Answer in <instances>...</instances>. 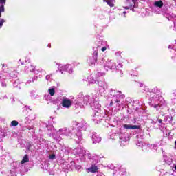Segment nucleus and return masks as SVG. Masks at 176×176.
I'll return each instance as SVG.
<instances>
[{"mask_svg": "<svg viewBox=\"0 0 176 176\" xmlns=\"http://www.w3.org/2000/svg\"><path fill=\"white\" fill-rule=\"evenodd\" d=\"M37 78H38V77H34V78H32V80H28V83H31V82H34L35 79L36 80Z\"/></svg>", "mask_w": 176, "mask_h": 176, "instance_id": "nucleus-52", "label": "nucleus"}, {"mask_svg": "<svg viewBox=\"0 0 176 176\" xmlns=\"http://www.w3.org/2000/svg\"><path fill=\"white\" fill-rule=\"evenodd\" d=\"M56 154H51L50 155L49 159L50 160H56Z\"/></svg>", "mask_w": 176, "mask_h": 176, "instance_id": "nucleus-44", "label": "nucleus"}, {"mask_svg": "<svg viewBox=\"0 0 176 176\" xmlns=\"http://www.w3.org/2000/svg\"><path fill=\"white\" fill-rule=\"evenodd\" d=\"M85 105L87 107H91L93 111H96V109L101 108V104H100L98 101L94 99V96L90 95H84L82 93H80L77 96L75 108H85Z\"/></svg>", "mask_w": 176, "mask_h": 176, "instance_id": "nucleus-3", "label": "nucleus"}, {"mask_svg": "<svg viewBox=\"0 0 176 176\" xmlns=\"http://www.w3.org/2000/svg\"><path fill=\"white\" fill-rule=\"evenodd\" d=\"M133 76H137V74H133Z\"/></svg>", "mask_w": 176, "mask_h": 176, "instance_id": "nucleus-64", "label": "nucleus"}, {"mask_svg": "<svg viewBox=\"0 0 176 176\" xmlns=\"http://www.w3.org/2000/svg\"><path fill=\"white\" fill-rule=\"evenodd\" d=\"M120 174L121 175H126V168L120 167L119 168Z\"/></svg>", "mask_w": 176, "mask_h": 176, "instance_id": "nucleus-40", "label": "nucleus"}, {"mask_svg": "<svg viewBox=\"0 0 176 176\" xmlns=\"http://www.w3.org/2000/svg\"><path fill=\"white\" fill-rule=\"evenodd\" d=\"M166 173H162L160 175V176H170V174H168V175H165Z\"/></svg>", "mask_w": 176, "mask_h": 176, "instance_id": "nucleus-54", "label": "nucleus"}, {"mask_svg": "<svg viewBox=\"0 0 176 176\" xmlns=\"http://www.w3.org/2000/svg\"><path fill=\"white\" fill-rule=\"evenodd\" d=\"M97 176H105V175H104V174H102V173H99L97 175Z\"/></svg>", "mask_w": 176, "mask_h": 176, "instance_id": "nucleus-59", "label": "nucleus"}, {"mask_svg": "<svg viewBox=\"0 0 176 176\" xmlns=\"http://www.w3.org/2000/svg\"><path fill=\"white\" fill-rule=\"evenodd\" d=\"M11 127H16V126H19V122L14 120L11 122Z\"/></svg>", "mask_w": 176, "mask_h": 176, "instance_id": "nucleus-42", "label": "nucleus"}, {"mask_svg": "<svg viewBox=\"0 0 176 176\" xmlns=\"http://www.w3.org/2000/svg\"><path fill=\"white\" fill-rule=\"evenodd\" d=\"M144 91L148 93L147 95L150 97V102L149 105L153 107L156 109V111H159L162 107V105H167V102L165 101L164 98L160 96V90L157 89V87L152 89V91H149V89L145 87Z\"/></svg>", "mask_w": 176, "mask_h": 176, "instance_id": "nucleus-4", "label": "nucleus"}, {"mask_svg": "<svg viewBox=\"0 0 176 176\" xmlns=\"http://www.w3.org/2000/svg\"><path fill=\"white\" fill-rule=\"evenodd\" d=\"M119 138L121 145H122L123 146H125V145H127V144H129V136L126 134H122V132H120V133L119 134Z\"/></svg>", "mask_w": 176, "mask_h": 176, "instance_id": "nucleus-18", "label": "nucleus"}, {"mask_svg": "<svg viewBox=\"0 0 176 176\" xmlns=\"http://www.w3.org/2000/svg\"><path fill=\"white\" fill-rule=\"evenodd\" d=\"M33 146H34L30 145V146H29V148H28L29 151H32V147H33Z\"/></svg>", "mask_w": 176, "mask_h": 176, "instance_id": "nucleus-57", "label": "nucleus"}, {"mask_svg": "<svg viewBox=\"0 0 176 176\" xmlns=\"http://www.w3.org/2000/svg\"><path fill=\"white\" fill-rule=\"evenodd\" d=\"M107 45V44H106L105 42H104V41H100L98 42V45L96 46V47H98V46H100V47L98 48V51L100 50H100H101L102 52H105V50H107V47H109L108 45Z\"/></svg>", "mask_w": 176, "mask_h": 176, "instance_id": "nucleus-23", "label": "nucleus"}, {"mask_svg": "<svg viewBox=\"0 0 176 176\" xmlns=\"http://www.w3.org/2000/svg\"><path fill=\"white\" fill-rule=\"evenodd\" d=\"M104 75H105V74L99 72H94L90 76L88 77V82L91 85L97 83V82H98V78H100V76H104Z\"/></svg>", "mask_w": 176, "mask_h": 176, "instance_id": "nucleus-11", "label": "nucleus"}, {"mask_svg": "<svg viewBox=\"0 0 176 176\" xmlns=\"http://www.w3.org/2000/svg\"><path fill=\"white\" fill-rule=\"evenodd\" d=\"M99 85V92L100 94H102V93H105L107 89H108V84L105 82L100 81L98 82Z\"/></svg>", "mask_w": 176, "mask_h": 176, "instance_id": "nucleus-19", "label": "nucleus"}, {"mask_svg": "<svg viewBox=\"0 0 176 176\" xmlns=\"http://www.w3.org/2000/svg\"><path fill=\"white\" fill-rule=\"evenodd\" d=\"M105 97L106 98H112L110 102L112 112H119V111L124 109L126 106V102H124L126 96L122 94L120 91L110 89Z\"/></svg>", "mask_w": 176, "mask_h": 176, "instance_id": "nucleus-2", "label": "nucleus"}, {"mask_svg": "<svg viewBox=\"0 0 176 176\" xmlns=\"http://www.w3.org/2000/svg\"><path fill=\"white\" fill-rule=\"evenodd\" d=\"M7 80H8V77L6 76V75L3 74L2 76H0V83H1L2 87H6Z\"/></svg>", "mask_w": 176, "mask_h": 176, "instance_id": "nucleus-26", "label": "nucleus"}, {"mask_svg": "<svg viewBox=\"0 0 176 176\" xmlns=\"http://www.w3.org/2000/svg\"><path fill=\"white\" fill-rule=\"evenodd\" d=\"M34 69H35V67L31 65L26 66L25 68V71H26V72H34Z\"/></svg>", "mask_w": 176, "mask_h": 176, "instance_id": "nucleus-31", "label": "nucleus"}, {"mask_svg": "<svg viewBox=\"0 0 176 176\" xmlns=\"http://www.w3.org/2000/svg\"><path fill=\"white\" fill-rule=\"evenodd\" d=\"M100 47V45L93 47L94 52L92 56H90L87 60L89 67H94L96 65V63H97V57H98V48Z\"/></svg>", "mask_w": 176, "mask_h": 176, "instance_id": "nucleus-8", "label": "nucleus"}, {"mask_svg": "<svg viewBox=\"0 0 176 176\" xmlns=\"http://www.w3.org/2000/svg\"><path fill=\"white\" fill-rule=\"evenodd\" d=\"M19 64H21V65H24V62L21 61V59L19 60Z\"/></svg>", "mask_w": 176, "mask_h": 176, "instance_id": "nucleus-55", "label": "nucleus"}, {"mask_svg": "<svg viewBox=\"0 0 176 176\" xmlns=\"http://www.w3.org/2000/svg\"><path fill=\"white\" fill-rule=\"evenodd\" d=\"M67 168L68 170H72V171H74V170H76L77 171H82V166L76 164L74 161L69 162L67 164Z\"/></svg>", "mask_w": 176, "mask_h": 176, "instance_id": "nucleus-14", "label": "nucleus"}, {"mask_svg": "<svg viewBox=\"0 0 176 176\" xmlns=\"http://www.w3.org/2000/svg\"><path fill=\"white\" fill-rule=\"evenodd\" d=\"M71 152V148H65V153L67 155V153H69Z\"/></svg>", "mask_w": 176, "mask_h": 176, "instance_id": "nucleus-48", "label": "nucleus"}, {"mask_svg": "<svg viewBox=\"0 0 176 176\" xmlns=\"http://www.w3.org/2000/svg\"><path fill=\"white\" fill-rule=\"evenodd\" d=\"M115 133L113 131H111L110 134H109V137L111 140H115Z\"/></svg>", "mask_w": 176, "mask_h": 176, "instance_id": "nucleus-45", "label": "nucleus"}, {"mask_svg": "<svg viewBox=\"0 0 176 176\" xmlns=\"http://www.w3.org/2000/svg\"><path fill=\"white\" fill-rule=\"evenodd\" d=\"M41 141L43 142L42 144H45L46 142V140H43V139H41Z\"/></svg>", "mask_w": 176, "mask_h": 176, "instance_id": "nucleus-61", "label": "nucleus"}, {"mask_svg": "<svg viewBox=\"0 0 176 176\" xmlns=\"http://www.w3.org/2000/svg\"><path fill=\"white\" fill-rule=\"evenodd\" d=\"M23 112L25 113L28 112V115L25 118V124H30L31 122L36 119V116L35 113L31 112V109L30 107H25L23 109Z\"/></svg>", "mask_w": 176, "mask_h": 176, "instance_id": "nucleus-9", "label": "nucleus"}, {"mask_svg": "<svg viewBox=\"0 0 176 176\" xmlns=\"http://www.w3.org/2000/svg\"><path fill=\"white\" fill-rule=\"evenodd\" d=\"M164 17H166V19H168V20H170L171 21H174V19H176V15L175 14L173 13V12H165L164 14Z\"/></svg>", "mask_w": 176, "mask_h": 176, "instance_id": "nucleus-25", "label": "nucleus"}, {"mask_svg": "<svg viewBox=\"0 0 176 176\" xmlns=\"http://www.w3.org/2000/svg\"><path fill=\"white\" fill-rule=\"evenodd\" d=\"M72 125L74 129H76V130H79L80 131V129H86V127H87V124L84 121H82L80 122L74 121L73 122Z\"/></svg>", "mask_w": 176, "mask_h": 176, "instance_id": "nucleus-16", "label": "nucleus"}, {"mask_svg": "<svg viewBox=\"0 0 176 176\" xmlns=\"http://www.w3.org/2000/svg\"><path fill=\"white\" fill-rule=\"evenodd\" d=\"M88 170L90 173H96L98 170V167L96 165H92Z\"/></svg>", "mask_w": 176, "mask_h": 176, "instance_id": "nucleus-36", "label": "nucleus"}, {"mask_svg": "<svg viewBox=\"0 0 176 176\" xmlns=\"http://www.w3.org/2000/svg\"><path fill=\"white\" fill-rule=\"evenodd\" d=\"M10 174L11 175V176H16V175L14 170H10Z\"/></svg>", "mask_w": 176, "mask_h": 176, "instance_id": "nucleus-49", "label": "nucleus"}, {"mask_svg": "<svg viewBox=\"0 0 176 176\" xmlns=\"http://www.w3.org/2000/svg\"><path fill=\"white\" fill-rule=\"evenodd\" d=\"M2 69L4 72H8L6 69H8V65L2 64Z\"/></svg>", "mask_w": 176, "mask_h": 176, "instance_id": "nucleus-46", "label": "nucleus"}, {"mask_svg": "<svg viewBox=\"0 0 176 176\" xmlns=\"http://www.w3.org/2000/svg\"><path fill=\"white\" fill-rule=\"evenodd\" d=\"M138 85H139L140 87H142L144 86V83H142V82H138Z\"/></svg>", "mask_w": 176, "mask_h": 176, "instance_id": "nucleus-56", "label": "nucleus"}, {"mask_svg": "<svg viewBox=\"0 0 176 176\" xmlns=\"http://www.w3.org/2000/svg\"><path fill=\"white\" fill-rule=\"evenodd\" d=\"M171 98V101H172V104L173 105H175V99H176V94L175 92H173L170 95Z\"/></svg>", "mask_w": 176, "mask_h": 176, "instance_id": "nucleus-39", "label": "nucleus"}, {"mask_svg": "<svg viewBox=\"0 0 176 176\" xmlns=\"http://www.w3.org/2000/svg\"><path fill=\"white\" fill-rule=\"evenodd\" d=\"M56 65H58V69L59 72L61 74H64V72H68L69 74H72L74 72V69L71 67V65H61L58 63H56Z\"/></svg>", "mask_w": 176, "mask_h": 176, "instance_id": "nucleus-12", "label": "nucleus"}, {"mask_svg": "<svg viewBox=\"0 0 176 176\" xmlns=\"http://www.w3.org/2000/svg\"><path fill=\"white\" fill-rule=\"evenodd\" d=\"M1 168H2V165H0V170H1Z\"/></svg>", "mask_w": 176, "mask_h": 176, "instance_id": "nucleus-63", "label": "nucleus"}, {"mask_svg": "<svg viewBox=\"0 0 176 176\" xmlns=\"http://www.w3.org/2000/svg\"><path fill=\"white\" fill-rule=\"evenodd\" d=\"M91 139L93 144H100L102 140L101 137L96 133L92 134Z\"/></svg>", "mask_w": 176, "mask_h": 176, "instance_id": "nucleus-22", "label": "nucleus"}, {"mask_svg": "<svg viewBox=\"0 0 176 176\" xmlns=\"http://www.w3.org/2000/svg\"><path fill=\"white\" fill-rule=\"evenodd\" d=\"M28 162H30V158H28V155H25L21 162H13L14 168H15L16 171H20L21 168H23L24 166V163H28Z\"/></svg>", "mask_w": 176, "mask_h": 176, "instance_id": "nucleus-13", "label": "nucleus"}, {"mask_svg": "<svg viewBox=\"0 0 176 176\" xmlns=\"http://www.w3.org/2000/svg\"><path fill=\"white\" fill-rule=\"evenodd\" d=\"M61 104L64 108H70L72 105V100H71V99L64 98L62 100Z\"/></svg>", "mask_w": 176, "mask_h": 176, "instance_id": "nucleus-21", "label": "nucleus"}, {"mask_svg": "<svg viewBox=\"0 0 176 176\" xmlns=\"http://www.w3.org/2000/svg\"><path fill=\"white\" fill-rule=\"evenodd\" d=\"M157 120L155 122V121H153L152 123H158L159 129L162 131L163 133H166L167 134V128H166V126L164 123H163V120L162 119H159L160 118V115H159L157 117Z\"/></svg>", "mask_w": 176, "mask_h": 176, "instance_id": "nucleus-15", "label": "nucleus"}, {"mask_svg": "<svg viewBox=\"0 0 176 176\" xmlns=\"http://www.w3.org/2000/svg\"><path fill=\"white\" fill-rule=\"evenodd\" d=\"M173 25H174V26H173V31H176V24H175V21H173Z\"/></svg>", "mask_w": 176, "mask_h": 176, "instance_id": "nucleus-53", "label": "nucleus"}, {"mask_svg": "<svg viewBox=\"0 0 176 176\" xmlns=\"http://www.w3.org/2000/svg\"><path fill=\"white\" fill-rule=\"evenodd\" d=\"M48 93L50 96L53 97L54 94H56V87H51L48 89Z\"/></svg>", "mask_w": 176, "mask_h": 176, "instance_id": "nucleus-32", "label": "nucleus"}, {"mask_svg": "<svg viewBox=\"0 0 176 176\" xmlns=\"http://www.w3.org/2000/svg\"><path fill=\"white\" fill-rule=\"evenodd\" d=\"M168 49H172V50H174L175 55L172 56V59L173 60H176V45H168Z\"/></svg>", "mask_w": 176, "mask_h": 176, "instance_id": "nucleus-34", "label": "nucleus"}, {"mask_svg": "<svg viewBox=\"0 0 176 176\" xmlns=\"http://www.w3.org/2000/svg\"><path fill=\"white\" fill-rule=\"evenodd\" d=\"M141 127L140 125H131V124H124L123 125V129H132V130H138Z\"/></svg>", "mask_w": 176, "mask_h": 176, "instance_id": "nucleus-24", "label": "nucleus"}, {"mask_svg": "<svg viewBox=\"0 0 176 176\" xmlns=\"http://www.w3.org/2000/svg\"><path fill=\"white\" fill-rule=\"evenodd\" d=\"M5 19H0V28H2V27H3V23H5Z\"/></svg>", "mask_w": 176, "mask_h": 176, "instance_id": "nucleus-47", "label": "nucleus"}, {"mask_svg": "<svg viewBox=\"0 0 176 176\" xmlns=\"http://www.w3.org/2000/svg\"><path fill=\"white\" fill-rule=\"evenodd\" d=\"M128 12L124 11L123 13L121 14L122 17H126V14H127Z\"/></svg>", "mask_w": 176, "mask_h": 176, "instance_id": "nucleus-50", "label": "nucleus"}, {"mask_svg": "<svg viewBox=\"0 0 176 176\" xmlns=\"http://www.w3.org/2000/svg\"><path fill=\"white\" fill-rule=\"evenodd\" d=\"M159 115H162V116H164V114L163 112H162V111H160V112L159 113Z\"/></svg>", "mask_w": 176, "mask_h": 176, "instance_id": "nucleus-60", "label": "nucleus"}, {"mask_svg": "<svg viewBox=\"0 0 176 176\" xmlns=\"http://www.w3.org/2000/svg\"><path fill=\"white\" fill-rule=\"evenodd\" d=\"M72 153H74L75 156H78L82 162H85L87 159L91 157V154L89 151H86L85 148L82 146L74 148L72 150Z\"/></svg>", "mask_w": 176, "mask_h": 176, "instance_id": "nucleus-6", "label": "nucleus"}, {"mask_svg": "<svg viewBox=\"0 0 176 176\" xmlns=\"http://www.w3.org/2000/svg\"><path fill=\"white\" fill-rule=\"evenodd\" d=\"M164 160H165V163H166V164H168L170 166H171V164H173V163L174 162V160H173L172 158L165 157Z\"/></svg>", "mask_w": 176, "mask_h": 176, "instance_id": "nucleus-38", "label": "nucleus"}, {"mask_svg": "<svg viewBox=\"0 0 176 176\" xmlns=\"http://www.w3.org/2000/svg\"><path fill=\"white\" fill-rule=\"evenodd\" d=\"M5 5H6V0H0V17L2 16V12H5Z\"/></svg>", "mask_w": 176, "mask_h": 176, "instance_id": "nucleus-27", "label": "nucleus"}, {"mask_svg": "<svg viewBox=\"0 0 176 176\" xmlns=\"http://www.w3.org/2000/svg\"><path fill=\"white\" fill-rule=\"evenodd\" d=\"M19 85H20V80L16 79L15 81L13 82L14 87H19Z\"/></svg>", "mask_w": 176, "mask_h": 176, "instance_id": "nucleus-41", "label": "nucleus"}, {"mask_svg": "<svg viewBox=\"0 0 176 176\" xmlns=\"http://www.w3.org/2000/svg\"><path fill=\"white\" fill-rule=\"evenodd\" d=\"M53 96H50V94H45L44 95L43 100L45 101H52L53 100Z\"/></svg>", "mask_w": 176, "mask_h": 176, "instance_id": "nucleus-37", "label": "nucleus"}, {"mask_svg": "<svg viewBox=\"0 0 176 176\" xmlns=\"http://www.w3.org/2000/svg\"><path fill=\"white\" fill-rule=\"evenodd\" d=\"M126 6H123L124 9L132 10V12H135L134 8H138V0H126Z\"/></svg>", "mask_w": 176, "mask_h": 176, "instance_id": "nucleus-10", "label": "nucleus"}, {"mask_svg": "<svg viewBox=\"0 0 176 176\" xmlns=\"http://www.w3.org/2000/svg\"><path fill=\"white\" fill-rule=\"evenodd\" d=\"M164 5V0H157L154 2V6L162 9Z\"/></svg>", "mask_w": 176, "mask_h": 176, "instance_id": "nucleus-28", "label": "nucleus"}, {"mask_svg": "<svg viewBox=\"0 0 176 176\" xmlns=\"http://www.w3.org/2000/svg\"><path fill=\"white\" fill-rule=\"evenodd\" d=\"M150 149H154L155 151L157 150V144H150Z\"/></svg>", "mask_w": 176, "mask_h": 176, "instance_id": "nucleus-43", "label": "nucleus"}, {"mask_svg": "<svg viewBox=\"0 0 176 176\" xmlns=\"http://www.w3.org/2000/svg\"><path fill=\"white\" fill-rule=\"evenodd\" d=\"M104 69L106 71H116L120 74V76H123V64L120 62L115 63L112 59H107L104 63Z\"/></svg>", "mask_w": 176, "mask_h": 176, "instance_id": "nucleus-5", "label": "nucleus"}, {"mask_svg": "<svg viewBox=\"0 0 176 176\" xmlns=\"http://www.w3.org/2000/svg\"><path fill=\"white\" fill-rule=\"evenodd\" d=\"M34 74H36V75H38V74H40V72L41 74H43V75H45L46 74V72L43 69H42L41 68H38L36 69L34 67V69L33 70Z\"/></svg>", "mask_w": 176, "mask_h": 176, "instance_id": "nucleus-30", "label": "nucleus"}, {"mask_svg": "<svg viewBox=\"0 0 176 176\" xmlns=\"http://www.w3.org/2000/svg\"><path fill=\"white\" fill-rule=\"evenodd\" d=\"M102 118H105V112L101 110V107L94 110L93 121L97 124L102 120Z\"/></svg>", "mask_w": 176, "mask_h": 176, "instance_id": "nucleus-7", "label": "nucleus"}, {"mask_svg": "<svg viewBox=\"0 0 176 176\" xmlns=\"http://www.w3.org/2000/svg\"><path fill=\"white\" fill-rule=\"evenodd\" d=\"M28 129L29 130H32V129H34V126H28Z\"/></svg>", "mask_w": 176, "mask_h": 176, "instance_id": "nucleus-58", "label": "nucleus"}, {"mask_svg": "<svg viewBox=\"0 0 176 176\" xmlns=\"http://www.w3.org/2000/svg\"><path fill=\"white\" fill-rule=\"evenodd\" d=\"M118 54H120V52H116V56H118Z\"/></svg>", "mask_w": 176, "mask_h": 176, "instance_id": "nucleus-62", "label": "nucleus"}, {"mask_svg": "<svg viewBox=\"0 0 176 176\" xmlns=\"http://www.w3.org/2000/svg\"><path fill=\"white\" fill-rule=\"evenodd\" d=\"M51 133L50 137H52L55 141H60L61 136L69 137L72 140H74L77 144H80L83 140V135L82 131L78 130L72 125L69 127H63L56 131L54 126H50Z\"/></svg>", "mask_w": 176, "mask_h": 176, "instance_id": "nucleus-1", "label": "nucleus"}, {"mask_svg": "<svg viewBox=\"0 0 176 176\" xmlns=\"http://www.w3.org/2000/svg\"><path fill=\"white\" fill-rule=\"evenodd\" d=\"M104 2H107V5L110 6V8H113L115 6V0H103Z\"/></svg>", "mask_w": 176, "mask_h": 176, "instance_id": "nucleus-35", "label": "nucleus"}, {"mask_svg": "<svg viewBox=\"0 0 176 176\" xmlns=\"http://www.w3.org/2000/svg\"><path fill=\"white\" fill-rule=\"evenodd\" d=\"M164 122L167 124L173 123V116L171 114L166 116L164 118Z\"/></svg>", "mask_w": 176, "mask_h": 176, "instance_id": "nucleus-29", "label": "nucleus"}, {"mask_svg": "<svg viewBox=\"0 0 176 176\" xmlns=\"http://www.w3.org/2000/svg\"><path fill=\"white\" fill-rule=\"evenodd\" d=\"M8 75L10 78H16L17 76H19V72H17L16 70H14L13 72H11Z\"/></svg>", "mask_w": 176, "mask_h": 176, "instance_id": "nucleus-33", "label": "nucleus"}, {"mask_svg": "<svg viewBox=\"0 0 176 176\" xmlns=\"http://www.w3.org/2000/svg\"><path fill=\"white\" fill-rule=\"evenodd\" d=\"M137 146H139L141 148L143 151V152H145L146 151H149L151 149V144H146L142 141H138L136 143Z\"/></svg>", "mask_w": 176, "mask_h": 176, "instance_id": "nucleus-17", "label": "nucleus"}, {"mask_svg": "<svg viewBox=\"0 0 176 176\" xmlns=\"http://www.w3.org/2000/svg\"><path fill=\"white\" fill-rule=\"evenodd\" d=\"M86 160H90V162H91V163H93V164H97V163H98V162H100V160H101V158L96 154H94L93 155H91V157L87 158Z\"/></svg>", "mask_w": 176, "mask_h": 176, "instance_id": "nucleus-20", "label": "nucleus"}, {"mask_svg": "<svg viewBox=\"0 0 176 176\" xmlns=\"http://www.w3.org/2000/svg\"><path fill=\"white\" fill-rule=\"evenodd\" d=\"M51 78H52V75H47L45 77V79L47 80H50Z\"/></svg>", "mask_w": 176, "mask_h": 176, "instance_id": "nucleus-51", "label": "nucleus"}]
</instances>
